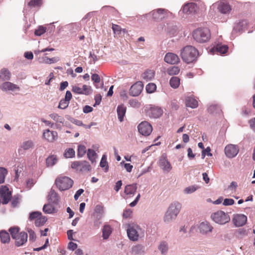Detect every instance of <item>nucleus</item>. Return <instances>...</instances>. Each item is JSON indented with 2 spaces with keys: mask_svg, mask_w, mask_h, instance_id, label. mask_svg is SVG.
<instances>
[{
  "mask_svg": "<svg viewBox=\"0 0 255 255\" xmlns=\"http://www.w3.org/2000/svg\"><path fill=\"white\" fill-rule=\"evenodd\" d=\"M198 54V51L194 47L187 45L180 50V55L183 61L190 63L196 60Z\"/></svg>",
  "mask_w": 255,
  "mask_h": 255,
  "instance_id": "1",
  "label": "nucleus"
},
{
  "mask_svg": "<svg viewBox=\"0 0 255 255\" xmlns=\"http://www.w3.org/2000/svg\"><path fill=\"white\" fill-rule=\"evenodd\" d=\"M181 204L178 202H174L168 207L164 217V221L170 223L175 220L181 209Z\"/></svg>",
  "mask_w": 255,
  "mask_h": 255,
  "instance_id": "2",
  "label": "nucleus"
},
{
  "mask_svg": "<svg viewBox=\"0 0 255 255\" xmlns=\"http://www.w3.org/2000/svg\"><path fill=\"white\" fill-rule=\"evenodd\" d=\"M127 234L129 239L132 241H137L140 236H144V232L138 225L130 223L128 225Z\"/></svg>",
  "mask_w": 255,
  "mask_h": 255,
  "instance_id": "3",
  "label": "nucleus"
},
{
  "mask_svg": "<svg viewBox=\"0 0 255 255\" xmlns=\"http://www.w3.org/2000/svg\"><path fill=\"white\" fill-rule=\"evenodd\" d=\"M194 39L199 43L207 42L210 38V30L207 28H198L193 33Z\"/></svg>",
  "mask_w": 255,
  "mask_h": 255,
  "instance_id": "4",
  "label": "nucleus"
},
{
  "mask_svg": "<svg viewBox=\"0 0 255 255\" xmlns=\"http://www.w3.org/2000/svg\"><path fill=\"white\" fill-rule=\"evenodd\" d=\"M211 218L216 224L224 225L229 223L231 218L228 213L219 210L211 214Z\"/></svg>",
  "mask_w": 255,
  "mask_h": 255,
  "instance_id": "5",
  "label": "nucleus"
},
{
  "mask_svg": "<svg viewBox=\"0 0 255 255\" xmlns=\"http://www.w3.org/2000/svg\"><path fill=\"white\" fill-rule=\"evenodd\" d=\"M216 7H217L219 12L226 15H228L232 10L231 5L224 0H220L213 4L210 7V10H211L212 8Z\"/></svg>",
  "mask_w": 255,
  "mask_h": 255,
  "instance_id": "6",
  "label": "nucleus"
},
{
  "mask_svg": "<svg viewBox=\"0 0 255 255\" xmlns=\"http://www.w3.org/2000/svg\"><path fill=\"white\" fill-rule=\"evenodd\" d=\"M57 187L61 191H64L70 188L73 184V181L70 178L64 176L57 178L55 180Z\"/></svg>",
  "mask_w": 255,
  "mask_h": 255,
  "instance_id": "7",
  "label": "nucleus"
},
{
  "mask_svg": "<svg viewBox=\"0 0 255 255\" xmlns=\"http://www.w3.org/2000/svg\"><path fill=\"white\" fill-rule=\"evenodd\" d=\"M170 12L165 9L159 8L145 14V15H152V18L156 20H160L168 16Z\"/></svg>",
  "mask_w": 255,
  "mask_h": 255,
  "instance_id": "8",
  "label": "nucleus"
},
{
  "mask_svg": "<svg viewBox=\"0 0 255 255\" xmlns=\"http://www.w3.org/2000/svg\"><path fill=\"white\" fill-rule=\"evenodd\" d=\"M103 210V207L101 206H97L95 209V213L93 216V226L96 229H99L102 224L101 219L102 215L100 213Z\"/></svg>",
  "mask_w": 255,
  "mask_h": 255,
  "instance_id": "9",
  "label": "nucleus"
},
{
  "mask_svg": "<svg viewBox=\"0 0 255 255\" xmlns=\"http://www.w3.org/2000/svg\"><path fill=\"white\" fill-rule=\"evenodd\" d=\"M224 151L226 156L229 158H232L238 154L239 148L237 145L229 144L226 146Z\"/></svg>",
  "mask_w": 255,
  "mask_h": 255,
  "instance_id": "10",
  "label": "nucleus"
},
{
  "mask_svg": "<svg viewBox=\"0 0 255 255\" xmlns=\"http://www.w3.org/2000/svg\"><path fill=\"white\" fill-rule=\"evenodd\" d=\"M158 165L163 171L169 172L172 169V166L167 159L166 155L164 153L160 157Z\"/></svg>",
  "mask_w": 255,
  "mask_h": 255,
  "instance_id": "11",
  "label": "nucleus"
},
{
  "mask_svg": "<svg viewBox=\"0 0 255 255\" xmlns=\"http://www.w3.org/2000/svg\"><path fill=\"white\" fill-rule=\"evenodd\" d=\"M0 196L2 199V203L6 204L11 198V192L6 186H1L0 187Z\"/></svg>",
  "mask_w": 255,
  "mask_h": 255,
  "instance_id": "12",
  "label": "nucleus"
},
{
  "mask_svg": "<svg viewBox=\"0 0 255 255\" xmlns=\"http://www.w3.org/2000/svg\"><path fill=\"white\" fill-rule=\"evenodd\" d=\"M138 130L140 134L146 136L151 133L152 130V128L149 123L145 121L139 124L138 126Z\"/></svg>",
  "mask_w": 255,
  "mask_h": 255,
  "instance_id": "13",
  "label": "nucleus"
},
{
  "mask_svg": "<svg viewBox=\"0 0 255 255\" xmlns=\"http://www.w3.org/2000/svg\"><path fill=\"white\" fill-rule=\"evenodd\" d=\"M143 85L141 81H138L132 85L129 90V94L133 97L138 96L143 90Z\"/></svg>",
  "mask_w": 255,
  "mask_h": 255,
  "instance_id": "14",
  "label": "nucleus"
},
{
  "mask_svg": "<svg viewBox=\"0 0 255 255\" xmlns=\"http://www.w3.org/2000/svg\"><path fill=\"white\" fill-rule=\"evenodd\" d=\"M198 229L202 235H206L212 232L213 227L208 222L204 221L199 224Z\"/></svg>",
  "mask_w": 255,
  "mask_h": 255,
  "instance_id": "15",
  "label": "nucleus"
},
{
  "mask_svg": "<svg viewBox=\"0 0 255 255\" xmlns=\"http://www.w3.org/2000/svg\"><path fill=\"white\" fill-rule=\"evenodd\" d=\"M0 89L3 92L19 91V87L16 84L6 81L0 85Z\"/></svg>",
  "mask_w": 255,
  "mask_h": 255,
  "instance_id": "16",
  "label": "nucleus"
},
{
  "mask_svg": "<svg viewBox=\"0 0 255 255\" xmlns=\"http://www.w3.org/2000/svg\"><path fill=\"white\" fill-rule=\"evenodd\" d=\"M232 221L236 227H242L246 223L247 217L244 214H237L234 215Z\"/></svg>",
  "mask_w": 255,
  "mask_h": 255,
  "instance_id": "17",
  "label": "nucleus"
},
{
  "mask_svg": "<svg viewBox=\"0 0 255 255\" xmlns=\"http://www.w3.org/2000/svg\"><path fill=\"white\" fill-rule=\"evenodd\" d=\"M229 47L227 45L222 44L218 42L215 43L214 47L211 49V52H216L217 54H225L228 50Z\"/></svg>",
  "mask_w": 255,
  "mask_h": 255,
  "instance_id": "18",
  "label": "nucleus"
},
{
  "mask_svg": "<svg viewBox=\"0 0 255 255\" xmlns=\"http://www.w3.org/2000/svg\"><path fill=\"white\" fill-rule=\"evenodd\" d=\"M198 6L197 4L193 2L186 3L184 5L182 8V11L184 13L187 14H193L197 12Z\"/></svg>",
  "mask_w": 255,
  "mask_h": 255,
  "instance_id": "19",
  "label": "nucleus"
},
{
  "mask_svg": "<svg viewBox=\"0 0 255 255\" xmlns=\"http://www.w3.org/2000/svg\"><path fill=\"white\" fill-rule=\"evenodd\" d=\"M43 138L49 142H53L58 138L57 132L55 131H50L46 129L43 133Z\"/></svg>",
  "mask_w": 255,
  "mask_h": 255,
  "instance_id": "20",
  "label": "nucleus"
},
{
  "mask_svg": "<svg viewBox=\"0 0 255 255\" xmlns=\"http://www.w3.org/2000/svg\"><path fill=\"white\" fill-rule=\"evenodd\" d=\"M15 245L17 247L23 246L27 241V234L24 232L19 233L18 236L14 239Z\"/></svg>",
  "mask_w": 255,
  "mask_h": 255,
  "instance_id": "21",
  "label": "nucleus"
},
{
  "mask_svg": "<svg viewBox=\"0 0 255 255\" xmlns=\"http://www.w3.org/2000/svg\"><path fill=\"white\" fill-rule=\"evenodd\" d=\"M164 61L167 63L173 65L179 62L180 60L177 55L169 52L165 55Z\"/></svg>",
  "mask_w": 255,
  "mask_h": 255,
  "instance_id": "22",
  "label": "nucleus"
},
{
  "mask_svg": "<svg viewBox=\"0 0 255 255\" xmlns=\"http://www.w3.org/2000/svg\"><path fill=\"white\" fill-rule=\"evenodd\" d=\"M147 114L150 118H158L162 115V110L159 107H152L148 110Z\"/></svg>",
  "mask_w": 255,
  "mask_h": 255,
  "instance_id": "23",
  "label": "nucleus"
},
{
  "mask_svg": "<svg viewBox=\"0 0 255 255\" xmlns=\"http://www.w3.org/2000/svg\"><path fill=\"white\" fill-rule=\"evenodd\" d=\"M185 105L192 109L196 108L198 106V101L191 96H187L185 99Z\"/></svg>",
  "mask_w": 255,
  "mask_h": 255,
  "instance_id": "24",
  "label": "nucleus"
},
{
  "mask_svg": "<svg viewBox=\"0 0 255 255\" xmlns=\"http://www.w3.org/2000/svg\"><path fill=\"white\" fill-rule=\"evenodd\" d=\"M158 249L161 255H167L169 251L168 243L165 241H161L158 246Z\"/></svg>",
  "mask_w": 255,
  "mask_h": 255,
  "instance_id": "25",
  "label": "nucleus"
},
{
  "mask_svg": "<svg viewBox=\"0 0 255 255\" xmlns=\"http://www.w3.org/2000/svg\"><path fill=\"white\" fill-rule=\"evenodd\" d=\"M248 22L246 20H242L236 24L234 27V31L241 32L245 30L247 26Z\"/></svg>",
  "mask_w": 255,
  "mask_h": 255,
  "instance_id": "26",
  "label": "nucleus"
},
{
  "mask_svg": "<svg viewBox=\"0 0 255 255\" xmlns=\"http://www.w3.org/2000/svg\"><path fill=\"white\" fill-rule=\"evenodd\" d=\"M59 199L58 194L54 190L51 189L48 196V200L54 204H58Z\"/></svg>",
  "mask_w": 255,
  "mask_h": 255,
  "instance_id": "27",
  "label": "nucleus"
},
{
  "mask_svg": "<svg viewBox=\"0 0 255 255\" xmlns=\"http://www.w3.org/2000/svg\"><path fill=\"white\" fill-rule=\"evenodd\" d=\"M126 110L127 108L123 104L120 105L117 107V112L118 119L121 122H123L124 120V118L125 116Z\"/></svg>",
  "mask_w": 255,
  "mask_h": 255,
  "instance_id": "28",
  "label": "nucleus"
},
{
  "mask_svg": "<svg viewBox=\"0 0 255 255\" xmlns=\"http://www.w3.org/2000/svg\"><path fill=\"white\" fill-rule=\"evenodd\" d=\"M155 75V72L152 70H147L142 74V78L146 82L152 80Z\"/></svg>",
  "mask_w": 255,
  "mask_h": 255,
  "instance_id": "29",
  "label": "nucleus"
},
{
  "mask_svg": "<svg viewBox=\"0 0 255 255\" xmlns=\"http://www.w3.org/2000/svg\"><path fill=\"white\" fill-rule=\"evenodd\" d=\"M144 247L141 245L134 246L131 248V253L135 255H141L144 253Z\"/></svg>",
  "mask_w": 255,
  "mask_h": 255,
  "instance_id": "30",
  "label": "nucleus"
},
{
  "mask_svg": "<svg viewBox=\"0 0 255 255\" xmlns=\"http://www.w3.org/2000/svg\"><path fill=\"white\" fill-rule=\"evenodd\" d=\"M136 189L137 187L136 184L128 185L125 187V193L128 195L132 196L134 194Z\"/></svg>",
  "mask_w": 255,
  "mask_h": 255,
  "instance_id": "31",
  "label": "nucleus"
},
{
  "mask_svg": "<svg viewBox=\"0 0 255 255\" xmlns=\"http://www.w3.org/2000/svg\"><path fill=\"white\" fill-rule=\"evenodd\" d=\"M34 145V143L31 140L23 141L19 146V151L21 149L27 150L32 148Z\"/></svg>",
  "mask_w": 255,
  "mask_h": 255,
  "instance_id": "32",
  "label": "nucleus"
},
{
  "mask_svg": "<svg viewBox=\"0 0 255 255\" xmlns=\"http://www.w3.org/2000/svg\"><path fill=\"white\" fill-rule=\"evenodd\" d=\"M112 232V229L110 226L109 225H105L104 226L102 229V237L103 239L107 240L109 238L110 235Z\"/></svg>",
  "mask_w": 255,
  "mask_h": 255,
  "instance_id": "33",
  "label": "nucleus"
},
{
  "mask_svg": "<svg viewBox=\"0 0 255 255\" xmlns=\"http://www.w3.org/2000/svg\"><path fill=\"white\" fill-rule=\"evenodd\" d=\"M0 239L1 242L4 244L7 243L10 241V236L8 232L5 231H0Z\"/></svg>",
  "mask_w": 255,
  "mask_h": 255,
  "instance_id": "34",
  "label": "nucleus"
},
{
  "mask_svg": "<svg viewBox=\"0 0 255 255\" xmlns=\"http://www.w3.org/2000/svg\"><path fill=\"white\" fill-rule=\"evenodd\" d=\"M180 80L178 77H172L169 81L170 86L174 89L177 88L180 85Z\"/></svg>",
  "mask_w": 255,
  "mask_h": 255,
  "instance_id": "35",
  "label": "nucleus"
},
{
  "mask_svg": "<svg viewBox=\"0 0 255 255\" xmlns=\"http://www.w3.org/2000/svg\"><path fill=\"white\" fill-rule=\"evenodd\" d=\"M208 112L210 114H220L221 112L220 107L218 105H212L208 107Z\"/></svg>",
  "mask_w": 255,
  "mask_h": 255,
  "instance_id": "36",
  "label": "nucleus"
},
{
  "mask_svg": "<svg viewBox=\"0 0 255 255\" xmlns=\"http://www.w3.org/2000/svg\"><path fill=\"white\" fill-rule=\"evenodd\" d=\"M87 156L92 163L96 162V159L97 157L96 152L92 149H88L87 150Z\"/></svg>",
  "mask_w": 255,
  "mask_h": 255,
  "instance_id": "37",
  "label": "nucleus"
},
{
  "mask_svg": "<svg viewBox=\"0 0 255 255\" xmlns=\"http://www.w3.org/2000/svg\"><path fill=\"white\" fill-rule=\"evenodd\" d=\"M79 171L81 172L89 171L91 170V167L89 163L85 160L81 161L80 164Z\"/></svg>",
  "mask_w": 255,
  "mask_h": 255,
  "instance_id": "38",
  "label": "nucleus"
},
{
  "mask_svg": "<svg viewBox=\"0 0 255 255\" xmlns=\"http://www.w3.org/2000/svg\"><path fill=\"white\" fill-rule=\"evenodd\" d=\"M57 161V158L54 155L48 156L46 159V164L47 167H52L56 164Z\"/></svg>",
  "mask_w": 255,
  "mask_h": 255,
  "instance_id": "39",
  "label": "nucleus"
},
{
  "mask_svg": "<svg viewBox=\"0 0 255 255\" xmlns=\"http://www.w3.org/2000/svg\"><path fill=\"white\" fill-rule=\"evenodd\" d=\"M43 211L45 214H52L55 212V208L50 204H45L43 207Z\"/></svg>",
  "mask_w": 255,
  "mask_h": 255,
  "instance_id": "40",
  "label": "nucleus"
},
{
  "mask_svg": "<svg viewBox=\"0 0 255 255\" xmlns=\"http://www.w3.org/2000/svg\"><path fill=\"white\" fill-rule=\"evenodd\" d=\"M1 75L0 79L2 81H8L10 79V73L9 72L5 69H2L0 72Z\"/></svg>",
  "mask_w": 255,
  "mask_h": 255,
  "instance_id": "41",
  "label": "nucleus"
},
{
  "mask_svg": "<svg viewBox=\"0 0 255 255\" xmlns=\"http://www.w3.org/2000/svg\"><path fill=\"white\" fill-rule=\"evenodd\" d=\"M51 119L53 120L54 121L63 124L64 122V119L63 117L59 116L57 114L53 113L51 114L49 116Z\"/></svg>",
  "mask_w": 255,
  "mask_h": 255,
  "instance_id": "42",
  "label": "nucleus"
},
{
  "mask_svg": "<svg viewBox=\"0 0 255 255\" xmlns=\"http://www.w3.org/2000/svg\"><path fill=\"white\" fill-rule=\"evenodd\" d=\"M180 71V68L177 66H172L167 70V73L169 75H177Z\"/></svg>",
  "mask_w": 255,
  "mask_h": 255,
  "instance_id": "43",
  "label": "nucleus"
},
{
  "mask_svg": "<svg viewBox=\"0 0 255 255\" xmlns=\"http://www.w3.org/2000/svg\"><path fill=\"white\" fill-rule=\"evenodd\" d=\"M75 155V150L72 148L66 149L64 153V157L67 158L74 157Z\"/></svg>",
  "mask_w": 255,
  "mask_h": 255,
  "instance_id": "44",
  "label": "nucleus"
},
{
  "mask_svg": "<svg viewBox=\"0 0 255 255\" xmlns=\"http://www.w3.org/2000/svg\"><path fill=\"white\" fill-rule=\"evenodd\" d=\"M7 174V170L4 167H0V184L4 182L5 177Z\"/></svg>",
  "mask_w": 255,
  "mask_h": 255,
  "instance_id": "45",
  "label": "nucleus"
},
{
  "mask_svg": "<svg viewBox=\"0 0 255 255\" xmlns=\"http://www.w3.org/2000/svg\"><path fill=\"white\" fill-rule=\"evenodd\" d=\"M100 166L102 168L105 167V172H107L109 169V166L108 165V163L107 161V157L106 155H103L102 156V159L100 161Z\"/></svg>",
  "mask_w": 255,
  "mask_h": 255,
  "instance_id": "46",
  "label": "nucleus"
},
{
  "mask_svg": "<svg viewBox=\"0 0 255 255\" xmlns=\"http://www.w3.org/2000/svg\"><path fill=\"white\" fill-rule=\"evenodd\" d=\"M47 218L46 217L40 216L35 221V225L37 227L42 226L46 222Z\"/></svg>",
  "mask_w": 255,
  "mask_h": 255,
  "instance_id": "47",
  "label": "nucleus"
},
{
  "mask_svg": "<svg viewBox=\"0 0 255 255\" xmlns=\"http://www.w3.org/2000/svg\"><path fill=\"white\" fill-rule=\"evenodd\" d=\"M156 89V86L153 83H148L146 86V91L148 93H152Z\"/></svg>",
  "mask_w": 255,
  "mask_h": 255,
  "instance_id": "48",
  "label": "nucleus"
},
{
  "mask_svg": "<svg viewBox=\"0 0 255 255\" xmlns=\"http://www.w3.org/2000/svg\"><path fill=\"white\" fill-rule=\"evenodd\" d=\"M9 232L12 238L14 239L19 234V228L17 227H11L9 228Z\"/></svg>",
  "mask_w": 255,
  "mask_h": 255,
  "instance_id": "49",
  "label": "nucleus"
},
{
  "mask_svg": "<svg viewBox=\"0 0 255 255\" xmlns=\"http://www.w3.org/2000/svg\"><path fill=\"white\" fill-rule=\"evenodd\" d=\"M86 152V147L83 145H80L78 146L77 156L79 157H82Z\"/></svg>",
  "mask_w": 255,
  "mask_h": 255,
  "instance_id": "50",
  "label": "nucleus"
},
{
  "mask_svg": "<svg viewBox=\"0 0 255 255\" xmlns=\"http://www.w3.org/2000/svg\"><path fill=\"white\" fill-rule=\"evenodd\" d=\"M69 104V101L66 100L65 99H61L59 102L58 108L61 109H65L68 106Z\"/></svg>",
  "mask_w": 255,
  "mask_h": 255,
  "instance_id": "51",
  "label": "nucleus"
},
{
  "mask_svg": "<svg viewBox=\"0 0 255 255\" xmlns=\"http://www.w3.org/2000/svg\"><path fill=\"white\" fill-rule=\"evenodd\" d=\"M41 213L38 211L32 212L29 214V220L30 221L36 219L41 216Z\"/></svg>",
  "mask_w": 255,
  "mask_h": 255,
  "instance_id": "52",
  "label": "nucleus"
},
{
  "mask_svg": "<svg viewBox=\"0 0 255 255\" xmlns=\"http://www.w3.org/2000/svg\"><path fill=\"white\" fill-rule=\"evenodd\" d=\"M59 60V58L58 57H54L51 58L45 57L44 58V62L46 64H52L57 62Z\"/></svg>",
  "mask_w": 255,
  "mask_h": 255,
  "instance_id": "53",
  "label": "nucleus"
},
{
  "mask_svg": "<svg viewBox=\"0 0 255 255\" xmlns=\"http://www.w3.org/2000/svg\"><path fill=\"white\" fill-rule=\"evenodd\" d=\"M81 88L83 92V94L89 95L92 93V90L91 87L89 86L84 85Z\"/></svg>",
  "mask_w": 255,
  "mask_h": 255,
  "instance_id": "54",
  "label": "nucleus"
},
{
  "mask_svg": "<svg viewBox=\"0 0 255 255\" xmlns=\"http://www.w3.org/2000/svg\"><path fill=\"white\" fill-rule=\"evenodd\" d=\"M197 189V188L195 186H190L185 188L183 192L185 194H189L194 192Z\"/></svg>",
  "mask_w": 255,
  "mask_h": 255,
  "instance_id": "55",
  "label": "nucleus"
},
{
  "mask_svg": "<svg viewBox=\"0 0 255 255\" xmlns=\"http://www.w3.org/2000/svg\"><path fill=\"white\" fill-rule=\"evenodd\" d=\"M66 117L67 120H68L71 123L75 124L77 126H83V124L82 122L81 121L75 119H74V118H72V117H70L69 116H66Z\"/></svg>",
  "mask_w": 255,
  "mask_h": 255,
  "instance_id": "56",
  "label": "nucleus"
},
{
  "mask_svg": "<svg viewBox=\"0 0 255 255\" xmlns=\"http://www.w3.org/2000/svg\"><path fill=\"white\" fill-rule=\"evenodd\" d=\"M128 104L130 107L134 108H138L140 107V103L135 99L130 100Z\"/></svg>",
  "mask_w": 255,
  "mask_h": 255,
  "instance_id": "57",
  "label": "nucleus"
},
{
  "mask_svg": "<svg viewBox=\"0 0 255 255\" xmlns=\"http://www.w3.org/2000/svg\"><path fill=\"white\" fill-rule=\"evenodd\" d=\"M46 28L43 26H39L37 29L35 30L34 33L37 36H40L46 32Z\"/></svg>",
  "mask_w": 255,
  "mask_h": 255,
  "instance_id": "58",
  "label": "nucleus"
},
{
  "mask_svg": "<svg viewBox=\"0 0 255 255\" xmlns=\"http://www.w3.org/2000/svg\"><path fill=\"white\" fill-rule=\"evenodd\" d=\"M112 29L115 34L119 35L122 33V28L118 25L113 24Z\"/></svg>",
  "mask_w": 255,
  "mask_h": 255,
  "instance_id": "59",
  "label": "nucleus"
},
{
  "mask_svg": "<svg viewBox=\"0 0 255 255\" xmlns=\"http://www.w3.org/2000/svg\"><path fill=\"white\" fill-rule=\"evenodd\" d=\"M206 155L209 156H212V154L211 153V149L209 147H207L205 149L202 150L201 154L202 158L204 159Z\"/></svg>",
  "mask_w": 255,
  "mask_h": 255,
  "instance_id": "60",
  "label": "nucleus"
},
{
  "mask_svg": "<svg viewBox=\"0 0 255 255\" xmlns=\"http://www.w3.org/2000/svg\"><path fill=\"white\" fill-rule=\"evenodd\" d=\"M41 4V0H31L29 3L28 5L30 6H40Z\"/></svg>",
  "mask_w": 255,
  "mask_h": 255,
  "instance_id": "61",
  "label": "nucleus"
},
{
  "mask_svg": "<svg viewBox=\"0 0 255 255\" xmlns=\"http://www.w3.org/2000/svg\"><path fill=\"white\" fill-rule=\"evenodd\" d=\"M27 231L29 233V241H34L36 238L34 232L30 229H28Z\"/></svg>",
  "mask_w": 255,
  "mask_h": 255,
  "instance_id": "62",
  "label": "nucleus"
},
{
  "mask_svg": "<svg viewBox=\"0 0 255 255\" xmlns=\"http://www.w3.org/2000/svg\"><path fill=\"white\" fill-rule=\"evenodd\" d=\"M235 201L233 199L226 198L224 199L223 204L224 206H230L233 205Z\"/></svg>",
  "mask_w": 255,
  "mask_h": 255,
  "instance_id": "63",
  "label": "nucleus"
},
{
  "mask_svg": "<svg viewBox=\"0 0 255 255\" xmlns=\"http://www.w3.org/2000/svg\"><path fill=\"white\" fill-rule=\"evenodd\" d=\"M132 214V211L130 209L125 210L123 214V217L124 218L127 219L130 217Z\"/></svg>",
  "mask_w": 255,
  "mask_h": 255,
  "instance_id": "64",
  "label": "nucleus"
}]
</instances>
